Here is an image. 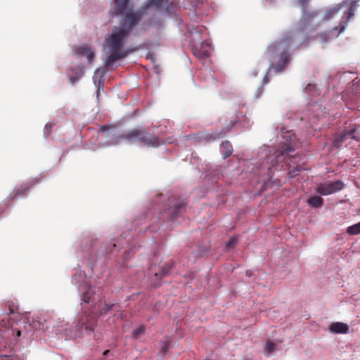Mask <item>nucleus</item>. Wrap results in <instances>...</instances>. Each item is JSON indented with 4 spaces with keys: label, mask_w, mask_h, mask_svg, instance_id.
Wrapping results in <instances>:
<instances>
[{
    "label": "nucleus",
    "mask_w": 360,
    "mask_h": 360,
    "mask_svg": "<svg viewBox=\"0 0 360 360\" xmlns=\"http://www.w3.org/2000/svg\"><path fill=\"white\" fill-rule=\"evenodd\" d=\"M343 187V182L338 180L333 182L319 184L316 188V192L323 195H328L342 190Z\"/></svg>",
    "instance_id": "nucleus-9"
},
{
    "label": "nucleus",
    "mask_w": 360,
    "mask_h": 360,
    "mask_svg": "<svg viewBox=\"0 0 360 360\" xmlns=\"http://www.w3.org/2000/svg\"><path fill=\"white\" fill-rule=\"evenodd\" d=\"M112 128V126H111V125H108V124L101 125V127H100V130H101V132L105 133L108 130H109V129H110Z\"/></svg>",
    "instance_id": "nucleus-34"
},
{
    "label": "nucleus",
    "mask_w": 360,
    "mask_h": 360,
    "mask_svg": "<svg viewBox=\"0 0 360 360\" xmlns=\"http://www.w3.org/2000/svg\"><path fill=\"white\" fill-rule=\"evenodd\" d=\"M83 68H84V66L82 65H79L77 68L78 70H77V72H76L75 75L70 77V81L72 84H74L77 80H79L83 76V75H84Z\"/></svg>",
    "instance_id": "nucleus-25"
},
{
    "label": "nucleus",
    "mask_w": 360,
    "mask_h": 360,
    "mask_svg": "<svg viewBox=\"0 0 360 360\" xmlns=\"http://www.w3.org/2000/svg\"><path fill=\"white\" fill-rule=\"evenodd\" d=\"M308 203L314 207H320L322 206L323 200L321 197L315 195L308 199Z\"/></svg>",
    "instance_id": "nucleus-22"
},
{
    "label": "nucleus",
    "mask_w": 360,
    "mask_h": 360,
    "mask_svg": "<svg viewBox=\"0 0 360 360\" xmlns=\"http://www.w3.org/2000/svg\"><path fill=\"white\" fill-rule=\"evenodd\" d=\"M110 352L109 350H105L104 352H103V355H107L108 353Z\"/></svg>",
    "instance_id": "nucleus-37"
},
{
    "label": "nucleus",
    "mask_w": 360,
    "mask_h": 360,
    "mask_svg": "<svg viewBox=\"0 0 360 360\" xmlns=\"http://www.w3.org/2000/svg\"><path fill=\"white\" fill-rule=\"evenodd\" d=\"M347 233L350 236L360 234V221L347 227Z\"/></svg>",
    "instance_id": "nucleus-24"
},
{
    "label": "nucleus",
    "mask_w": 360,
    "mask_h": 360,
    "mask_svg": "<svg viewBox=\"0 0 360 360\" xmlns=\"http://www.w3.org/2000/svg\"><path fill=\"white\" fill-rule=\"evenodd\" d=\"M124 132H123L122 134H121L120 135L115 136L112 137L108 143V145L109 146H115V145L120 144L122 141H125V138L124 137Z\"/></svg>",
    "instance_id": "nucleus-26"
},
{
    "label": "nucleus",
    "mask_w": 360,
    "mask_h": 360,
    "mask_svg": "<svg viewBox=\"0 0 360 360\" xmlns=\"http://www.w3.org/2000/svg\"><path fill=\"white\" fill-rule=\"evenodd\" d=\"M128 34L127 30L118 27H115L110 36L106 39L105 45L110 52L105 60V66L106 68L111 66L117 60L123 59L128 56L129 51L123 49L124 41Z\"/></svg>",
    "instance_id": "nucleus-2"
},
{
    "label": "nucleus",
    "mask_w": 360,
    "mask_h": 360,
    "mask_svg": "<svg viewBox=\"0 0 360 360\" xmlns=\"http://www.w3.org/2000/svg\"><path fill=\"white\" fill-rule=\"evenodd\" d=\"M238 243V238L236 237H232L229 239V240L226 243V247L227 248H233Z\"/></svg>",
    "instance_id": "nucleus-30"
},
{
    "label": "nucleus",
    "mask_w": 360,
    "mask_h": 360,
    "mask_svg": "<svg viewBox=\"0 0 360 360\" xmlns=\"http://www.w3.org/2000/svg\"><path fill=\"white\" fill-rule=\"evenodd\" d=\"M161 346L159 351V353L164 356L167 350L169 349L170 345H171V340L169 338H167L166 340H162L160 342Z\"/></svg>",
    "instance_id": "nucleus-23"
},
{
    "label": "nucleus",
    "mask_w": 360,
    "mask_h": 360,
    "mask_svg": "<svg viewBox=\"0 0 360 360\" xmlns=\"http://www.w3.org/2000/svg\"><path fill=\"white\" fill-rule=\"evenodd\" d=\"M346 4H347V2H344L342 4H340L335 7H333V8L326 11V12L325 13L324 19L326 20H328L330 19L331 18H333L334 15H335L340 11V10L342 7H345L346 6Z\"/></svg>",
    "instance_id": "nucleus-21"
},
{
    "label": "nucleus",
    "mask_w": 360,
    "mask_h": 360,
    "mask_svg": "<svg viewBox=\"0 0 360 360\" xmlns=\"http://www.w3.org/2000/svg\"><path fill=\"white\" fill-rule=\"evenodd\" d=\"M233 124H234V122H231L229 124V125H228L225 128L222 129L221 130H220L219 131H216L211 134H207L205 136V139L207 141H215L217 139L223 138L229 131H230L231 130V128L233 127Z\"/></svg>",
    "instance_id": "nucleus-15"
},
{
    "label": "nucleus",
    "mask_w": 360,
    "mask_h": 360,
    "mask_svg": "<svg viewBox=\"0 0 360 360\" xmlns=\"http://www.w3.org/2000/svg\"><path fill=\"white\" fill-rule=\"evenodd\" d=\"M309 0H298L300 6L302 8V15L296 27L288 32L278 44H274L269 47L267 54L271 58L274 57L275 53L281 49L282 46H286L293 49L305 48L314 40V38L308 32V26L312 23L318 15L317 11H309L307 9V5Z\"/></svg>",
    "instance_id": "nucleus-1"
},
{
    "label": "nucleus",
    "mask_w": 360,
    "mask_h": 360,
    "mask_svg": "<svg viewBox=\"0 0 360 360\" xmlns=\"http://www.w3.org/2000/svg\"><path fill=\"white\" fill-rule=\"evenodd\" d=\"M168 143H172V141L169 140L168 141Z\"/></svg>",
    "instance_id": "nucleus-38"
},
{
    "label": "nucleus",
    "mask_w": 360,
    "mask_h": 360,
    "mask_svg": "<svg viewBox=\"0 0 360 360\" xmlns=\"http://www.w3.org/2000/svg\"><path fill=\"white\" fill-rule=\"evenodd\" d=\"M276 345L271 340H268L266 343L264 353L265 355H269L276 350Z\"/></svg>",
    "instance_id": "nucleus-27"
},
{
    "label": "nucleus",
    "mask_w": 360,
    "mask_h": 360,
    "mask_svg": "<svg viewBox=\"0 0 360 360\" xmlns=\"http://www.w3.org/2000/svg\"><path fill=\"white\" fill-rule=\"evenodd\" d=\"M289 60V54L287 52L283 51L280 54L278 63L271 64L269 68L274 70L276 72H280L285 68Z\"/></svg>",
    "instance_id": "nucleus-14"
},
{
    "label": "nucleus",
    "mask_w": 360,
    "mask_h": 360,
    "mask_svg": "<svg viewBox=\"0 0 360 360\" xmlns=\"http://www.w3.org/2000/svg\"><path fill=\"white\" fill-rule=\"evenodd\" d=\"M359 212H360V209H359Z\"/></svg>",
    "instance_id": "nucleus-40"
},
{
    "label": "nucleus",
    "mask_w": 360,
    "mask_h": 360,
    "mask_svg": "<svg viewBox=\"0 0 360 360\" xmlns=\"http://www.w3.org/2000/svg\"><path fill=\"white\" fill-rule=\"evenodd\" d=\"M243 360H250V359H243Z\"/></svg>",
    "instance_id": "nucleus-39"
},
{
    "label": "nucleus",
    "mask_w": 360,
    "mask_h": 360,
    "mask_svg": "<svg viewBox=\"0 0 360 360\" xmlns=\"http://www.w3.org/2000/svg\"><path fill=\"white\" fill-rule=\"evenodd\" d=\"M94 290L91 288H89V290L84 292L82 295V301L84 302H89L91 299V295L93 294Z\"/></svg>",
    "instance_id": "nucleus-28"
},
{
    "label": "nucleus",
    "mask_w": 360,
    "mask_h": 360,
    "mask_svg": "<svg viewBox=\"0 0 360 360\" xmlns=\"http://www.w3.org/2000/svg\"><path fill=\"white\" fill-rule=\"evenodd\" d=\"M174 265L173 262L169 261L163 267L152 266L150 271L153 275L150 278V285L158 287L161 285L162 278L169 274Z\"/></svg>",
    "instance_id": "nucleus-5"
},
{
    "label": "nucleus",
    "mask_w": 360,
    "mask_h": 360,
    "mask_svg": "<svg viewBox=\"0 0 360 360\" xmlns=\"http://www.w3.org/2000/svg\"><path fill=\"white\" fill-rule=\"evenodd\" d=\"M1 322L2 323L0 324V359L10 356L8 352H4L2 349V347H4V349L11 348L12 342L10 340V336L13 335L15 332L17 337H20L21 335V330L20 329L10 328L6 325L4 320H2Z\"/></svg>",
    "instance_id": "nucleus-4"
},
{
    "label": "nucleus",
    "mask_w": 360,
    "mask_h": 360,
    "mask_svg": "<svg viewBox=\"0 0 360 360\" xmlns=\"http://www.w3.org/2000/svg\"><path fill=\"white\" fill-rule=\"evenodd\" d=\"M292 150V148L289 146H287L285 148H283L281 150H278L276 155V164H278L279 162L285 160V158L288 156L290 152Z\"/></svg>",
    "instance_id": "nucleus-18"
},
{
    "label": "nucleus",
    "mask_w": 360,
    "mask_h": 360,
    "mask_svg": "<svg viewBox=\"0 0 360 360\" xmlns=\"http://www.w3.org/2000/svg\"><path fill=\"white\" fill-rule=\"evenodd\" d=\"M151 6H155L157 9L162 8L166 11H169L173 7V3L171 0H148L146 8Z\"/></svg>",
    "instance_id": "nucleus-12"
},
{
    "label": "nucleus",
    "mask_w": 360,
    "mask_h": 360,
    "mask_svg": "<svg viewBox=\"0 0 360 360\" xmlns=\"http://www.w3.org/2000/svg\"><path fill=\"white\" fill-rule=\"evenodd\" d=\"M76 53L79 56H86L89 63H91L94 58V53L91 51V48L88 46H80L76 48Z\"/></svg>",
    "instance_id": "nucleus-16"
},
{
    "label": "nucleus",
    "mask_w": 360,
    "mask_h": 360,
    "mask_svg": "<svg viewBox=\"0 0 360 360\" xmlns=\"http://www.w3.org/2000/svg\"><path fill=\"white\" fill-rule=\"evenodd\" d=\"M114 307L113 304H105V307L100 310V315H105Z\"/></svg>",
    "instance_id": "nucleus-31"
},
{
    "label": "nucleus",
    "mask_w": 360,
    "mask_h": 360,
    "mask_svg": "<svg viewBox=\"0 0 360 360\" xmlns=\"http://www.w3.org/2000/svg\"><path fill=\"white\" fill-rule=\"evenodd\" d=\"M9 311H10V314L14 313V310L11 307H9Z\"/></svg>",
    "instance_id": "nucleus-36"
},
{
    "label": "nucleus",
    "mask_w": 360,
    "mask_h": 360,
    "mask_svg": "<svg viewBox=\"0 0 360 360\" xmlns=\"http://www.w3.org/2000/svg\"><path fill=\"white\" fill-rule=\"evenodd\" d=\"M329 330L333 333L345 334L349 330V326L347 323L342 322L332 323L329 326Z\"/></svg>",
    "instance_id": "nucleus-17"
},
{
    "label": "nucleus",
    "mask_w": 360,
    "mask_h": 360,
    "mask_svg": "<svg viewBox=\"0 0 360 360\" xmlns=\"http://www.w3.org/2000/svg\"><path fill=\"white\" fill-rule=\"evenodd\" d=\"M358 1L359 0H352L347 11H345L344 15L342 16L339 25L333 27V30H339L338 34V35L345 31L348 22L354 16Z\"/></svg>",
    "instance_id": "nucleus-8"
},
{
    "label": "nucleus",
    "mask_w": 360,
    "mask_h": 360,
    "mask_svg": "<svg viewBox=\"0 0 360 360\" xmlns=\"http://www.w3.org/2000/svg\"><path fill=\"white\" fill-rule=\"evenodd\" d=\"M186 202L184 200L174 198L171 201L167 215L169 219H174L181 215L186 210Z\"/></svg>",
    "instance_id": "nucleus-10"
},
{
    "label": "nucleus",
    "mask_w": 360,
    "mask_h": 360,
    "mask_svg": "<svg viewBox=\"0 0 360 360\" xmlns=\"http://www.w3.org/2000/svg\"><path fill=\"white\" fill-rule=\"evenodd\" d=\"M53 124H46L45 125V133L47 134V135H49L51 133V131H52V128H53Z\"/></svg>",
    "instance_id": "nucleus-33"
},
{
    "label": "nucleus",
    "mask_w": 360,
    "mask_h": 360,
    "mask_svg": "<svg viewBox=\"0 0 360 360\" xmlns=\"http://www.w3.org/2000/svg\"><path fill=\"white\" fill-rule=\"evenodd\" d=\"M211 44L208 41H204L200 44L193 46V52L199 59H203L210 56Z\"/></svg>",
    "instance_id": "nucleus-11"
},
{
    "label": "nucleus",
    "mask_w": 360,
    "mask_h": 360,
    "mask_svg": "<svg viewBox=\"0 0 360 360\" xmlns=\"http://www.w3.org/2000/svg\"><path fill=\"white\" fill-rule=\"evenodd\" d=\"M221 151L224 159L231 156L233 153L231 143L229 141H223L221 144Z\"/></svg>",
    "instance_id": "nucleus-20"
},
{
    "label": "nucleus",
    "mask_w": 360,
    "mask_h": 360,
    "mask_svg": "<svg viewBox=\"0 0 360 360\" xmlns=\"http://www.w3.org/2000/svg\"><path fill=\"white\" fill-rule=\"evenodd\" d=\"M297 171H299V169H297L296 171L293 170V169L289 171L290 177H291V178L295 177L297 175V173H296Z\"/></svg>",
    "instance_id": "nucleus-35"
},
{
    "label": "nucleus",
    "mask_w": 360,
    "mask_h": 360,
    "mask_svg": "<svg viewBox=\"0 0 360 360\" xmlns=\"http://www.w3.org/2000/svg\"><path fill=\"white\" fill-rule=\"evenodd\" d=\"M149 8H146V4L143 6L141 9L138 11H129L127 12L124 15L123 25L125 30H127V34L136 26L141 20L143 15L147 11Z\"/></svg>",
    "instance_id": "nucleus-6"
},
{
    "label": "nucleus",
    "mask_w": 360,
    "mask_h": 360,
    "mask_svg": "<svg viewBox=\"0 0 360 360\" xmlns=\"http://www.w3.org/2000/svg\"><path fill=\"white\" fill-rule=\"evenodd\" d=\"M29 189V187L28 186H22L20 188H19L16 192H15V196H18V195H24L27 193V191H28Z\"/></svg>",
    "instance_id": "nucleus-32"
},
{
    "label": "nucleus",
    "mask_w": 360,
    "mask_h": 360,
    "mask_svg": "<svg viewBox=\"0 0 360 360\" xmlns=\"http://www.w3.org/2000/svg\"><path fill=\"white\" fill-rule=\"evenodd\" d=\"M124 137L125 141L129 143H144L149 147H158L165 143L160 138L148 133L144 128H134L125 131Z\"/></svg>",
    "instance_id": "nucleus-3"
},
{
    "label": "nucleus",
    "mask_w": 360,
    "mask_h": 360,
    "mask_svg": "<svg viewBox=\"0 0 360 360\" xmlns=\"http://www.w3.org/2000/svg\"><path fill=\"white\" fill-rule=\"evenodd\" d=\"M130 0H114V5L111 10L112 15H123L127 12V7Z\"/></svg>",
    "instance_id": "nucleus-13"
},
{
    "label": "nucleus",
    "mask_w": 360,
    "mask_h": 360,
    "mask_svg": "<svg viewBox=\"0 0 360 360\" xmlns=\"http://www.w3.org/2000/svg\"><path fill=\"white\" fill-rule=\"evenodd\" d=\"M97 317L94 313L86 314L83 312L78 319L77 327L80 330V333H89L93 331L96 324Z\"/></svg>",
    "instance_id": "nucleus-7"
},
{
    "label": "nucleus",
    "mask_w": 360,
    "mask_h": 360,
    "mask_svg": "<svg viewBox=\"0 0 360 360\" xmlns=\"http://www.w3.org/2000/svg\"><path fill=\"white\" fill-rule=\"evenodd\" d=\"M145 327L141 326L137 328L136 330L133 331V337L135 338H139L144 332Z\"/></svg>",
    "instance_id": "nucleus-29"
},
{
    "label": "nucleus",
    "mask_w": 360,
    "mask_h": 360,
    "mask_svg": "<svg viewBox=\"0 0 360 360\" xmlns=\"http://www.w3.org/2000/svg\"><path fill=\"white\" fill-rule=\"evenodd\" d=\"M349 136H352L351 131L337 135L333 139V146L335 148H339Z\"/></svg>",
    "instance_id": "nucleus-19"
}]
</instances>
